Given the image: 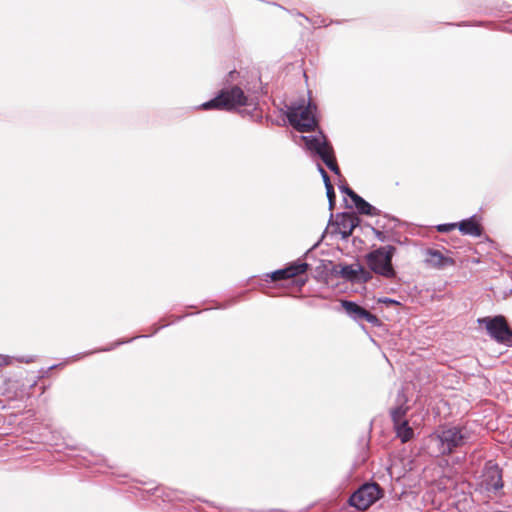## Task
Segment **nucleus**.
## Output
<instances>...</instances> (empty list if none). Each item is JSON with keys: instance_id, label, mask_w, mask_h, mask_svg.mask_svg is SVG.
<instances>
[{"instance_id": "1", "label": "nucleus", "mask_w": 512, "mask_h": 512, "mask_svg": "<svg viewBox=\"0 0 512 512\" xmlns=\"http://www.w3.org/2000/svg\"><path fill=\"white\" fill-rule=\"evenodd\" d=\"M395 253V246H381L366 254L365 261L373 273L378 274L386 279H392L396 276V271L392 265V258Z\"/></svg>"}, {"instance_id": "2", "label": "nucleus", "mask_w": 512, "mask_h": 512, "mask_svg": "<svg viewBox=\"0 0 512 512\" xmlns=\"http://www.w3.org/2000/svg\"><path fill=\"white\" fill-rule=\"evenodd\" d=\"M316 106L309 102L305 105L302 100L299 103H292L287 108V118L290 124L300 132H308L317 126L315 118Z\"/></svg>"}, {"instance_id": "3", "label": "nucleus", "mask_w": 512, "mask_h": 512, "mask_svg": "<svg viewBox=\"0 0 512 512\" xmlns=\"http://www.w3.org/2000/svg\"><path fill=\"white\" fill-rule=\"evenodd\" d=\"M246 103L247 97L243 90L238 86H234L220 90L214 99L203 103L201 108L204 110H232L238 106H244Z\"/></svg>"}, {"instance_id": "4", "label": "nucleus", "mask_w": 512, "mask_h": 512, "mask_svg": "<svg viewBox=\"0 0 512 512\" xmlns=\"http://www.w3.org/2000/svg\"><path fill=\"white\" fill-rule=\"evenodd\" d=\"M303 140L308 150L316 153L332 172L340 174L333 147L321 132L315 136H304Z\"/></svg>"}, {"instance_id": "5", "label": "nucleus", "mask_w": 512, "mask_h": 512, "mask_svg": "<svg viewBox=\"0 0 512 512\" xmlns=\"http://www.w3.org/2000/svg\"><path fill=\"white\" fill-rule=\"evenodd\" d=\"M303 140L308 150L316 153L332 172L340 174L333 147L321 132L315 136H304Z\"/></svg>"}, {"instance_id": "6", "label": "nucleus", "mask_w": 512, "mask_h": 512, "mask_svg": "<svg viewBox=\"0 0 512 512\" xmlns=\"http://www.w3.org/2000/svg\"><path fill=\"white\" fill-rule=\"evenodd\" d=\"M437 438L441 445V453L451 454L456 448L468 443L471 435L466 427H449L441 430Z\"/></svg>"}, {"instance_id": "7", "label": "nucleus", "mask_w": 512, "mask_h": 512, "mask_svg": "<svg viewBox=\"0 0 512 512\" xmlns=\"http://www.w3.org/2000/svg\"><path fill=\"white\" fill-rule=\"evenodd\" d=\"M381 497L378 484L369 483L362 485L349 498V504L358 510H366Z\"/></svg>"}, {"instance_id": "8", "label": "nucleus", "mask_w": 512, "mask_h": 512, "mask_svg": "<svg viewBox=\"0 0 512 512\" xmlns=\"http://www.w3.org/2000/svg\"><path fill=\"white\" fill-rule=\"evenodd\" d=\"M478 322L485 325L489 335L497 342L509 346L512 345V331L503 316H496L494 318L485 317L479 319Z\"/></svg>"}, {"instance_id": "9", "label": "nucleus", "mask_w": 512, "mask_h": 512, "mask_svg": "<svg viewBox=\"0 0 512 512\" xmlns=\"http://www.w3.org/2000/svg\"><path fill=\"white\" fill-rule=\"evenodd\" d=\"M341 305L348 316L357 322L362 323L366 321L374 326H378L380 323L376 315L370 313L355 302L344 300L341 302Z\"/></svg>"}, {"instance_id": "10", "label": "nucleus", "mask_w": 512, "mask_h": 512, "mask_svg": "<svg viewBox=\"0 0 512 512\" xmlns=\"http://www.w3.org/2000/svg\"><path fill=\"white\" fill-rule=\"evenodd\" d=\"M481 485L487 491L496 492L503 487L502 473L496 465L486 467Z\"/></svg>"}, {"instance_id": "11", "label": "nucleus", "mask_w": 512, "mask_h": 512, "mask_svg": "<svg viewBox=\"0 0 512 512\" xmlns=\"http://www.w3.org/2000/svg\"><path fill=\"white\" fill-rule=\"evenodd\" d=\"M425 263L436 269H443L448 266L455 265V260L451 257L444 255L441 251L436 249H427Z\"/></svg>"}, {"instance_id": "12", "label": "nucleus", "mask_w": 512, "mask_h": 512, "mask_svg": "<svg viewBox=\"0 0 512 512\" xmlns=\"http://www.w3.org/2000/svg\"><path fill=\"white\" fill-rule=\"evenodd\" d=\"M350 193H351V200L354 203L357 211L360 214L369 215V216H375V215L379 214V211L374 206H372L367 201H365L357 193H355V192H350Z\"/></svg>"}, {"instance_id": "13", "label": "nucleus", "mask_w": 512, "mask_h": 512, "mask_svg": "<svg viewBox=\"0 0 512 512\" xmlns=\"http://www.w3.org/2000/svg\"><path fill=\"white\" fill-rule=\"evenodd\" d=\"M458 228L464 235H470L474 237H479L481 235V227L473 217L461 221L458 224Z\"/></svg>"}, {"instance_id": "14", "label": "nucleus", "mask_w": 512, "mask_h": 512, "mask_svg": "<svg viewBox=\"0 0 512 512\" xmlns=\"http://www.w3.org/2000/svg\"><path fill=\"white\" fill-rule=\"evenodd\" d=\"M394 428L397 436L403 443H406L413 438L414 432L413 429L409 426L408 421L401 422L399 425H394Z\"/></svg>"}, {"instance_id": "15", "label": "nucleus", "mask_w": 512, "mask_h": 512, "mask_svg": "<svg viewBox=\"0 0 512 512\" xmlns=\"http://www.w3.org/2000/svg\"><path fill=\"white\" fill-rule=\"evenodd\" d=\"M308 266L309 265L305 262L297 261L285 267V269L286 272L288 273V277L293 278L295 276L305 273L308 269Z\"/></svg>"}, {"instance_id": "16", "label": "nucleus", "mask_w": 512, "mask_h": 512, "mask_svg": "<svg viewBox=\"0 0 512 512\" xmlns=\"http://www.w3.org/2000/svg\"><path fill=\"white\" fill-rule=\"evenodd\" d=\"M359 271H361L360 264L346 265L342 267L341 275L348 280L356 281Z\"/></svg>"}, {"instance_id": "17", "label": "nucleus", "mask_w": 512, "mask_h": 512, "mask_svg": "<svg viewBox=\"0 0 512 512\" xmlns=\"http://www.w3.org/2000/svg\"><path fill=\"white\" fill-rule=\"evenodd\" d=\"M407 411H408V407L403 405V404H401L398 407L392 409L390 414H391V418H392L393 424L394 425H399V423L407 421L405 419V415H406Z\"/></svg>"}, {"instance_id": "18", "label": "nucleus", "mask_w": 512, "mask_h": 512, "mask_svg": "<svg viewBox=\"0 0 512 512\" xmlns=\"http://www.w3.org/2000/svg\"><path fill=\"white\" fill-rule=\"evenodd\" d=\"M358 225V218L352 215H345L342 220V226L344 229H348L343 232V236L350 235L353 229Z\"/></svg>"}, {"instance_id": "19", "label": "nucleus", "mask_w": 512, "mask_h": 512, "mask_svg": "<svg viewBox=\"0 0 512 512\" xmlns=\"http://www.w3.org/2000/svg\"><path fill=\"white\" fill-rule=\"evenodd\" d=\"M371 270H366L362 265H361V271H359V275L357 277V280L356 281H361V282H368L370 279H372V274H371Z\"/></svg>"}, {"instance_id": "20", "label": "nucleus", "mask_w": 512, "mask_h": 512, "mask_svg": "<svg viewBox=\"0 0 512 512\" xmlns=\"http://www.w3.org/2000/svg\"><path fill=\"white\" fill-rule=\"evenodd\" d=\"M272 279L274 281L282 280V279H290L288 277V273L286 272V269H280L272 273Z\"/></svg>"}, {"instance_id": "21", "label": "nucleus", "mask_w": 512, "mask_h": 512, "mask_svg": "<svg viewBox=\"0 0 512 512\" xmlns=\"http://www.w3.org/2000/svg\"><path fill=\"white\" fill-rule=\"evenodd\" d=\"M456 226H457V224H455V223L441 224V225H438L437 230L439 232H449V231L455 229Z\"/></svg>"}, {"instance_id": "22", "label": "nucleus", "mask_w": 512, "mask_h": 512, "mask_svg": "<svg viewBox=\"0 0 512 512\" xmlns=\"http://www.w3.org/2000/svg\"><path fill=\"white\" fill-rule=\"evenodd\" d=\"M373 233H374L375 237H376L379 241H381V242H385V241L387 240V237H386V235H385V233H384V232H382V231H380V230H378V229L373 228Z\"/></svg>"}, {"instance_id": "23", "label": "nucleus", "mask_w": 512, "mask_h": 512, "mask_svg": "<svg viewBox=\"0 0 512 512\" xmlns=\"http://www.w3.org/2000/svg\"><path fill=\"white\" fill-rule=\"evenodd\" d=\"M325 188L328 200L335 199V192L332 184H328Z\"/></svg>"}, {"instance_id": "24", "label": "nucleus", "mask_w": 512, "mask_h": 512, "mask_svg": "<svg viewBox=\"0 0 512 512\" xmlns=\"http://www.w3.org/2000/svg\"><path fill=\"white\" fill-rule=\"evenodd\" d=\"M322 178H323V181H324L325 187H326L328 184H331V182H330V178H329V176H328V174H327V173H326V174H324V175L322 176Z\"/></svg>"}, {"instance_id": "25", "label": "nucleus", "mask_w": 512, "mask_h": 512, "mask_svg": "<svg viewBox=\"0 0 512 512\" xmlns=\"http://www.w3.org/2000/svg\"><path fill=\"white\" fill-rule=\"evenodd\" d=\"M342 191H343L344 193H346L350 198H351V193H350V192H354V191H353L351 188H349V187H344V188L342 189Z\"/></svg>"}, {"instance_id": "26", "label": "nucleus", "mask_w": 512, "mask_h": 512, "mask_svg": "<svg viewBox=\"0 0 512 512\" xmlns=\"http://www.w3.org/2000/svg\"><path fill=\"white\" fill-rule=\"evenodd\" d=\"M381 302H383V303H390V304H396L397 303V301L389 299V298H385V299L381 300Z\"/></svg>"}, {"instance_id": "27", "label": "nucleus", "mask_w": 512, "mask_h": 512, "mask_svg": "<svg viewBox=\"0 0 512 512\" xmlns=\"http://www.w3.org/2000/svg\"><path fill=\"white\" fill-rule=\"evenodd\" d=\"M318 170L321 174V176H323L324 174H326L327 172L323 169V167L321 165H318Z\"/></svg>"}, {"instance_id": "28", "label": "nucleus", "mask_w": 512, "mask_h": 512, "mask_svg": "<svg viewBox=\"0 0 512 512\" xmlns=\"http://www.w3.org/2000/svg\"><path fill=\"white\" fill-rule=\"evenodd\" d=\"M334 204H335V199L329 200V207H330V209H333Z\"/></svg>"}, {"instance_id": "29", "label": "nucleus", "mask_w": 512, "mask_h": 512, "mask_svg": "<svg viewBox=\"0 0 512 512\" xmlns=\"http://www.w3.org/2000/svg\"><path fill=\"white\" fill-rule=\"evenodd\" d=\"M235 71H230V75L233 77Z\"/></svg>"}]
</instances>
